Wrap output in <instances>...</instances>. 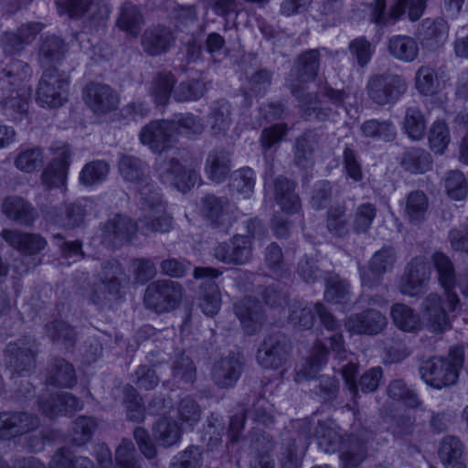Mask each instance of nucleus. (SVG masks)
<instances>
[{
  "label": "nucleus",
  "instance_id": "obj_1",
  "mask_svg": "<svg viewBox=\"0 0 468 468\" xmlns=\"http://www.w3.org/2000/svg\"><path fill=\"white\" fill-rule=\"evenodd\" d=\"M320 69V52L318 49H307L294 60L286 79V86L298 101L302 116L306 121H328L335 111L332 108L312 106L317 99L315 92L306 91V83L314 81Z\"/></svg>",
  "mask_w": 468,
  "mask_h": 468
},
{
  "label": "nucleus",
  "instance_id": "obj_2",
  "mask_svg": "<svg viewBox=\"0 0 468 468\" xmlns=\"http://www.w3.org/2000/svg\"><path fill=\"white\" fill-rule=\"evenodd\" d=\"M315 312L322 324L334 334L327 338L328 345L320 341L315 343L309 359L295 375V381L299 383L315 378L318 371L326 363L330 350L335 354V357L339 360L347 359L348 352L345 347L343 335L339 332L340 324L321 303H316Z\"/></svg>",
  "mask_w": 468,
  "mask_h": 468
},
{
  "label": "nucleus",
  "instance_id": "obj_3",
  "mask_svg": "<svg viewBox=\"0 0 468 468\" xmlns=\"http://www.w3.org/2000/svg\"><path fill=\"white\" fill-rule=\"evenodd\" d=\"M464 357V348L454 346L445 356H434L424 360L419 367V372L427 385L441 389L457 383Z\"/></svg>",
  "mask_w": 468,
  "mask_h": 468
},
{
  "label": "nucleus",
  "instance_id": "obj_4",
  "mask_svg": "<svg viewBox=\"0 0 468 468\" xmlns=\"http://www.w3.org/2000/svg\"><path fill=\"white\" fill-rule=\"evenodd\" d=\"M125 271L117 260H109L102 263L97 274L90 300L97 305H105L119 299L123 282L126 280Z\"/></svg>",
  "mask_w": 468,
  "mask_h": 468
},
{
  "label": "nucleus",
  "instance_id": "obj_5",
  "mask_svg": "<svg viewBox=\"0 0 468 468\" xmlns=\"http://www.w3.org/2000/svg\"><path fill=\"white\" fill-rule=\"evenodd\" d=\"M407 89L406 79L402 75L391 72L370 76L366 86L368 99L379 106L396 103Z\"/></svg>",
  "mask_w": 468,
  "mask_h": 468
},
{
  "label": "nucleus",
  "instance_id": "obj_6",
  "mask_svg": "<svg viewBox=\"0 0 468 468\" xmlns=\"http://www.w3.org/2000/svg\"><path fill=\"white\" fill-rule=\"evenodd\" d=\"M154 171L163 185L173 186L183 193L189 191L199 178L195 169L185 167L176 157L166 154H160L156 158Z\"/></svg>",
  "mask_w": 468,
  "mask_h": 468
},
{
  "label": "nucleus",
  "instance_id": "obj_7",
  "mask_svg": "<svg viewBox=\"0 0 468 468\" xmlns=\"http://www.w3.org/2000/svg\"><path fill=\"white\" fill-rule=\"evenodd\" d=\"M141 217L139 229L144 235L149 233H167L173 228V218L165 211V204L160 191L140 198Z\"/></svg>",
  "mask_w": 468,
  "mask_h": 468
},
{
  "label": "nucleus",
  "instance_id": "obj_8",
  "mask_svg": "<svg viewBox=\"0 0 468 468\" xmlns=\"http://www.w3.org/2000/svg\"><path fill=\"white\" fill-rule=\"evenodd\" d=\"M69 78L57 68L44 69L36 92L37 102L46 108H58L68 101Z\"/></svg>",
  "mask_w": 468,
  "mask_h": 468
},
{
  "label": "nucleus",
  "instance_id": "obj_9",
  "mask_svg": "<svg viewBox=\"0 0 468 468\" xmlns=\"http://www.w3.org/2000/svg\"><path fill=\"white\" fill-rule=\"evenodd\" d=\"M182 299L181 285L171 280L152 282L146 287L144 305L156 313H167L176 309Z\"/></svg>",
  "mask_w": 468,
  "mask_h": 468
},
{
  "label": "nucleus",
  "instance_id": "obj_10",
  "mask_svg": "<svg viewBox=\"0 0 468 468\" xmlns=\"http://www.w3.org/2000/svg\"><path fill=\"white\" fill-rule=\"evenodd\" d=\"M118 169L125 181L137 186L140 198L145 199L147 196L160 191L151 179L147 163L142 159L123 154L118 162Z\"/></svg>",
  "mask_w": 468,
  "mask_h": 468
},
{
  "label": "nucleus",
  "instance_id": "obj_11",
  "mask_svg": "<svg viewBox=\"0 0 468 468\" xmlns=\"http://www.w3.org/2000/svg\"><path fill=\"white\" fill-rule=\"evenodd\" d=\"M292 352V345L282 333L271 334L264 338L257 351L258 364L265 369H278L285 365Z\"/></svg>",
  "mask_w": 468,
  "mask_h": 468
},
{
  "label": "nucleus",
  "instance_id": "obj_12",
  "mask_svg": "<svg viewBox=\"0 0 468 468\" xmlns=\"http://www.w3.org/2000/svg\"><path fill=\"white\" fill-rule=\"evenodd\" d=\"M221 274L222 271L212 267H196L194 269V277L205 280L201 284L202 293L199 300V307L205 314L209 316L218 314L220 308V292L214 279Z\"/></svg>",
  "mask_w": 468,
  "mask_h": 468
},
{
  "label": "nucleus",
  "instance_id": "obj_13",
  "mask_svg": "<svg viewBox=\"0 0 468 468\" xmlns=\"http://www.w3.org/2000/svg\"><path fill=\"white\" fill-rule=\"evenodd\" d=\"M213 257L228 265H244L252 258V245L249 237L235 235L228 242L217 244L212 249Z\"/></svg>",
  "mask_w": 468,
  "mask_h": 468
},
{
  "label": "nucleus",
  "instance_id": "obj_14",
  "mask_svg": "<svg viewBox=\"0 0 468 468\" xmlns=\"http://www.w3.org/2000/svg\"><path fill=\"white\" fill-rule=\"evenodd\" d=\"M37 352V346L35 340L28 337L19 339L7 345L6 362L18 375L30 373L35 368Z\"/></svg>",
  "mask_w": 468,
  "mask_h": 468
},
{
  "label": "nucleus",
  "instance_id": "obj_15",
  "mask_svg": "<svg viewBox=\"0 0 468 468\" xmlns=\"http://www.w3.org/2000/svg\"><path fill=\"white\" fill-rule=\"evenodd\" d=\"M431 267L424 257L414 258L406 267L399 283V292L408 296H416L428 284Z\"/></svg>",
  "mask_w": 468,
  "mask_h": 468
},
{
  "label": "nucleus",
  "instance_id": "obj_16",
  "mask_svg": "<svg viewBox=\"0 0 468 468\" xmlns=\"http://www.w3.org/2000/svg\"><path fill=\"white\" fill-rule=\"evenodd\" d=\"M84 100L88 107L99 115L115 111L120 102L118 93L112 87L99 82H90L85 87Z\"/></svg>",
  "mask_w": 468,
  "mask_h": 468
},
{
  "label": "nucleus",
  "instance_id": "obj_17",
  "mask_svg": "<svg viewBox=\"0 0 468 468\" xmlns=\"http://www.w3.org/2000/svg\"><path fill=\"white\" fill-rule=\"evenodd\" d=\"M175 135V122L168 120L150 122L144 126L139 137L143 144L147 145L153 152L161 154L171 147Z\"/></svg>",
  "mask_w": 468,
  "mask_h": 468
},
{
  "label": "nucleus",
  "instance_id": "obj_18",
  "mask_svg": "<svg viewBox=\"0 0 468 468\" xmlns=\"http://www.w3.org/2000/svg\"><path fill=\"white\" fill-rule=\"evenodd\" d=\"M39 423V419L28 412H0V439L10 440L28 433L36 430Z\"/></svg>",
  "mask_w": 468,
  "mask_h": 468
},
{
  "label": "nucleus",
  "instance_id": "obj_19",
  "mask_svg": "<svg viewBox=\"0 0 468 468\" xmlns=\"http://www.w3.org/2000/svg\"><path fill=\"white\" fill-rule=\"evenodd\" d=\"M453 311L448 308L447 300L444 303L441 296L435 292L429 293L421 303L423 319L433 333H441L449 327L448 313Z\"/></svg>",
  "mask_w": 468,
  "mask_h": 468
},
{
  "label": "nucleus",
  "instance_id": "obj_20",
  "mask_svg": "<svg viewBox=\"0 0 468 468\" xmlns=\"http://www.w3.org/2000/svg\"><path fill=\"white\" fill-rule=\"evenodd\" d=\"M387 318L376 309H366L351 314L344 321L346 329L351 334L376 335L387 326Z\"/></svg>",
  "mask_w": 468,
  "mask_h": 468
},
{
  "label": "nucleus",
  "instance_id": "obj_21",
  "mask_svg": "<svg viewBox=\"0 0 468 468\" xmlns=\"http://www.w3.org/2000/svg\"><path fill=\"white\" fill-rule=\"evenodd\" d=\"M202 217L213 228H226L231 221V205L226 197L205 195L199 204Z\"/></svg>",
  "mask_w": 468,
  "mask_h": 468
},
{
  "label": "nucleus",
  "instance_id": "obj_22",
  "mask_svg": "<svg viewBox=\"0 0 468 468\" xmlns=\"http://www.w3.org/2000/svg\"><path fill=\"white\" fill-rule=\"evenodd\" d=\"M243 366V356L239 353L230 352L214 364L212 379L219 388H232L240 378Z\"/></svg>",
  "mask_w": 468,
  "mask_h": 468
},
{
  "label": "nucleus",
  "instance_id": "obj_23",
  "mask_svg": "<svg viewBox=\"0 0 468 468\" xmlns=\"http://www.w3.org/2000/svg\"><path fill=\"white\" fill-rule=\"evenodd\" d=\"M138 229L139 225L132 218L117 214L101 226L102 239L113 247L122 246L124 242L130 241Z\"/></svg>",
  "mask_w": 468,
  "mask_h": 468
},
{
  "label": "nucleus",
  "instance_id": "obj_24",
  "mask_svg": "<svg viewBox=\"0 0 468 468\" xmlns=\"http://www.w3.org/2000/svg\"><path fill=\"white\" fill-rule=\"evenodd\" d=\"M396 261V251L392 247H384L376 251L368 263L369 272H360L362 285L368 288L378 285L381 276L393 270Z\"/></svg>",
  "mask_w": 468,
  "mask_h": 468
},
{
  "label": "nucleus",
  "instance_id": "obj_25",
  "mask_svg": "<svg viewBox=\"0 0 468 468\" xmlns=\"http://www.w3.org/2000/svg\"><path fill=\"white\" fill-rule=\"evenodd\" d=\"M176 37L170 27L163 25L148 27L142 35L143 50L151 57L165 54L175 45Z\"/></svg>",
  "mask_w": 468,
  "mask_h": 468
},
{
  "label": "nucleus",
  "instance_id": "obj_26",
  "mask_svg": "<svg viewBox=\"0 0 468 468\" xmlns=\"http://www.w3.org/2000/svg\"><path fill=\"white\" fill-rule=\"evenodd\" d=\"M431 259L438 274L439 282L445 291L448 308L455 310L459 305L460 300L458 295L452 291L456 284V273L453 264L450 258L442 252L433 253Z\"/></svg>",
  "mask_w": 468,
  "mask_h": 468
},
{
  "label": "nucleus",
  "instance_id": "obj_27",
  "mask_svg": "<svg viewBox=\"0 0 468 468\" xmlns=\"http://www.w3.org/2000/svg\"><path fill=\"white\" fill-rule=\"evenodd\" d=\"M309 439V431L284 439L278 457L280 468H300Z\"/></svg>",
  "mask_w": 468,
  "mask_h": 468
},
{
  "label": "nucleus",
  "instance_id": "obj_28",
  "mask_svg": "<svg viewBox=\"0 0 468 468\" xmlns=\"http://www.w3.org/2000/svg\"><path fill=\"white\" fill-rule=\"evenodd\" d=\"M234 313L248 335H253L260 331L265 321L261 304L250 297L236 303Z\"/></svg>",
  "mask_w": 468,
  "mask_h": 468
},
{
  "label": "nucleus",
  "instance_id": "obj_29",
  "mask_svg": "<svg viewBox=\"0 0 468 468\" xmlns=\"http://www.w3.org/2000/svg\"><path fill=\"white\" fill-rule=\"evenodd\" d=\"M82 406V401L69 392L61 391L39 398V408L49 418L80 410Z\"/></svg>",
  "mask_w": 468,
  "mask_h": 468
},
{
  "label": "nucleus",
  "instance_id": "obj_30",
  "mask_svg": "<svg viewBox=\"0 0 468 468\" xmlns=\"http://www.w3.org/2000/svg\"><path fill=\"white\" fill-rule=\"evenodd\" d=\"M3 211L5 215L25 227L33 226L38 218L36 208L27 200L19 197H8L3 202Z\"/></svg>",
  "mask_w": 468,
  "mask_h": 468
},
{
  "label": "nucleus",
  "instance_id": "obj_31",
  "mask_svg": "<svg viewBox=\"0 0 468 468\" xmlns=\"http://www.w3.org/2000/svg\"><path fill=\"white\" fill-rule=\"evenodd\" d=\"M144 16L139 5L125 2L119 8L115 25L131 37H137L144 26Z\"/></svg>",
  "mask_w": 468,
  "mask_h": 468
},
{
  "label": "nucleus",
  "instance_id": "obj_32",
  "mask_svg": "<svg viewBox=\"0 0 468 468\" xmlns=\"http://www.w3.org/2000/svg\"><path fill=\"white\" fill-rule=\"evenodd\" d=\"M1 237L14 249L28 255L40 252L47 245V240L43 237L34 233L4 229Z\"/></svg>",
  "mask_w": 468,
  "mask_h": 468
},
{
  "label": "nucleus",
  "instance_id": "obj_33",
  "mask_svg": "<svg viewBox=\"0 0 468 468\" xmlns=\"http://www.w3.org/2000/svg\"><path fill=\"white\" fill-rule=\"evenodd\" d=\"M231 170L230 154L223 147L208 152L206 158L205 172L207 177L216 183L223 182Z\"/></svg>",
  "mask_w": 468,
  "mask_h": 468
},
{
  "label": "nucleus",
  "instance_id": "obj_34",
  "mask_svg": "<svg viewBox=\"0 0 468 468\" xmlns=\"http://www.w3.org/2000/svg\"><path fill=\"white\" fill-rule=\"evenodd\" d=\"M294 188V184L284 176H278L273 181L274 198L281 208L288 214L296 213L301 208L300 198Z\"/></svg>",
  "mask_w": 468,
  "mask_h": 468
},
{
  "label": "nucleus",
  "instance_id": "obj_35",
  "mask_svg": "<svg viewBox=\"0 0 468 468\" xmlns=\"http://www.w3.org/2000/svg\"><path fill=\"white\" fill-rule=\"evenodd\" d=\"M66 53L63 39L56 36H47L40 41L38 47V61L43 69L56 68Z\"/></svg>",
  "mask_w": 468,
  "mask_h": 468
},
{
  "label": "nucleus",
  "instance_id": "obj_36",
  "mask_svg": "<svg viewBox=\"0 0 468 468\" xmlns=\"http://www.w3.org/2000/svg\"><path fill=\"white\" fill-rule=\"evenodd\" d=\"M400 2L401 0H393L388 9L387 0H374L369 5L370 21L381 27L394 25L401 18Z\"/></svg>",
  "mask_w": 468,
  "mask_h": 468
},
{
  "label": "nucleus",
  "instance_id": "obj_37",
  "mask_svg": "<svg viewBox=\"0 0 468 468\" xmlns=\"http://www.w3.org/2000/svg\"><path fill=\"white\" fill-rule=\"evenodd\" d=\"M387 48L391 57L406 63L414 61L419 55L417 41L406 35H396L389 37Z\"/></svg>",
  "mask_w": 468,
  "mask_h": 468
},
{
  "label": "nucleus",
  "instance_id": "obj_38",
  "mask_svg": "<svg viewBox=\"0 0 468 468\" xmlns=\"http://www.w3.org/2000/svg\"><path fill=\"white\" fill-rule=\"evenodd\" d=\"M421 43L429 48H436L441 45L448 37V26L444 19H430L422 21L419 29Z\"/></svg>",
  "mask_w": 468,
  "mask_h": 468
},
{
  "label": "nucleus",
  "instance_id": "obj_39",
  "mask_svg": "<svg viewBox=\"0 0 468 468\" xmlns=\"http://www.w3.org/2000/svg\"><path fill=\"white\" fill-rule=\"evenodd\" d=\"M463 445L455 436L444 437L439 447V457L445 468H466L463 460Z\"/></svg>",
  "mask_w": 468,
  "mask_h": 468
},
{
  "label": "nucleus",
  "instance_id": "obj_40",
  "mask_svg": "<svg viewBox=\"0 0 468 468\" xmlns=\"http://www.w3.org/2000/svg\"><path fill=\"white\" fill-rule=\"evenodd\" d=\"M30 75L31 69L27 63L22 60H13L0 74V91L4 95L5 90L16 89Z\"/></svg>",
  "mask_w": 468,
  "mask_h": 468
},
{
  "label": "nucleus",
  "instance_id": "obj_41",
  "mask_svg": "<svg viewBox=\"0 0 468 468\" xmlns=\"http://www.w3.org/2000/svg\"><path fill=\"white\" fill-rule=\"evenodd\" d=\"M208 122L213 134L225 133L232 123L231 105L227 100L213 102L208 114Z\"/></svg>",
  "mask_w": 468,
  "mask_h": 468
},
{
  "label": "nucleus",
  "instance_id": "obj_42",
  "mask_svg": "<svg viewBox=\"0 0 468 468\" xmlns=\"http://www.w3.org/2000/svg\"><path fill=\"white\" fill-rule=\"evenodd\" d=\"M48 379L50 384L62 388H71L76 383L77 377L70 363L64 358L57 357L50 365Z\"/></svg>",
  "mask_w": 468,
  "mask_h": 468
},
{
  "label": "nucleus",
  "instance_id": "obj_43",
  "mask_svg": "<svg viewBox=\"0 0 468 468\" xmlns=\"http://www.w3.org/2000/svg\"><path fill=\"white\" fill-rule=\"evenodd\" d=\"M315 94L317 99L312 106L332 108L335 111V113L329 120L338 115V109L344 105L347 98V94L344 90L334 89L327 81L319 83L318 91Z\"/></svg>",
  "mask_w": 468,
  "mask_h": 468
},
{
  "label": "nucleus",
  "instance_id": "obj_44",
  "mask_svg": "<svg viewBox=\"0 0 468 468\" xmlns=\"http://www.w3.org/2000/svg\"><path fill=\"white\" fill-rule=\"evenodd\" d=\"M315 437L319 448L326 453H334L340 449L342 436L332 422L319 421L315 428Z\"/></svg>",
  "mask_w": 468,
  "mask_h": 468
},
{
  "label": "nucleus",
  "instance_id": "obj_45",
  "mask_svg": "<svg viewBox=\"0 0 468 468\" xmlns=\"http://www.w3.org/2000/svg\"><path fill=\"white\" fill-rule=\"evenodd\" d=\"M267 405L268 402L264 398L252 393L247 397L243 408L248 418H250L256 423L268 427L273 424L274 420L268 411Z\"/></svg>",
  "mask_w": 468,
  "mask_h": 468
},
{
  "label": "nucleus",
  "instance_id": "obj_46",
  "mask_svg": "<svg viewBox=\"0 0 468 468\" xmlns=\"http://www.w3.org/2000/svg\"><path fill=\"white\" fill-rule=\"evenodd\" d=\"M7 90L10 95L2 102L3 113L13 122H20L27 115L28 99L16 89Z\"/></svg>",
  "mask_w": 468,
  "mask_h": 468
},
{
  "label": "nucleus",
  "instance_id": "obj_47",
  "mask_svg": "<svg viewBox=\"0 0 468 468\" xmlns=\"http://www.w3.org/2000/svg\"><path fill=\"white\" fill-rule=\"evenodd\" d=\"M176 84V78L171 72H159L152 80L149 92L154 102L165 106L167 104Z\"/></svg>",
  "mask_w": 468,
  "mask_h": 468
},
{
  "label": "nucleus",
  "instance_id": "obj_48",
  "mask_svg": "<svg viewBox=\"0 0 468 468\" xmlns=\"http://www.w3.org/2000/svg\"><path fill=\"white\" fill-rule=\"evenodd\" d=\"M431 154L421 148H411L404 153L401 165L412 174H422L431 168Z\"/></svg>",
  "mask_w": 468,
  "mask_h": 468
},
{
  "label": "nucleus",
  "instance_id": "obj_49",
  "mask_svg": "<svg viewBox=\"0 0 468 468\" xmlns=\"http://www.w3.org/2000/svg\"><path fill=\"white\" fill-rule=\"evenodd\" d=\"M403 130L413 141L421 140L426 132V121L422 112L416 106L406 109Z\"/></svg>",
  "mask_w": 468,
  "mask_h": 468
},
{
  "label": "nucleus",
  "instance_id": "obj_50",
  "mask_svg": "<svg viewBox=\"0 0 468 468\" xmlns=\"http://www.w3.org/2000/svg\"><path fill=\"white\" fill-rule=\"evenodd\" d=\"M390 314L394 324L402 331L414 332L420 327L419 315L404 303L393 304Z\"/></svg>",
  "mask_w": 468,
  "mask_h": 468
},
{
  "label": "nucleus",
  "instance_id": "obj_51",
  "mask_svg": "<svg viewBox=\"0 0 468 468\" xmlns=\"http://www.w3.org/2000/svg\"><path fill=\"white\" fill-rule=\"evenodd\" d=\"M47 336L53 342L72 346L76 342L75 329L62 320H55L45 325Z\"/></svg>",
  "mask_w": 468,
  "mask_h": 468
},
{
  "label": "nucleus",
  "instance_id": "obj_52",
  "mask_svg": "<svg viewBox=\"0 0 468 468\" xmlns=\"http://www.w3.org/2000/svg\"><path fill=\"white\" fill-rule=\"evenodd\" d=\"M324 297L328 302L346 304L350 301L349 283L336 274H331L326 279Z\"/></svg>",
  "mask_w": 468,
  "mask_h": 468
},
{
  "label": "nucleus",
  "instance_id": "obj_53",
  "mask_svg": "<svg viewBox=\"0 0 468 468\" xmlns=\"http://www.w3.org/2000/svg\"><path fill=\"white\" fill-rule=\"evenodd\" d=\"M326 229L332 236L344 238L348 232L346 209L343 205L330 207L326 213Z\"/></svg>",
  "mask_w": 468,
  "mask_h": 468
},
{
  "label": "nucleus",
  "instance_id": "obj_54",
  "mask_svg": "<svg viewBox=\"0 0 468 468\" xmlns=\"http://www.w3.org/2000/svg\"><path fill=\"white\" fill-rule=\"evenodd\" d=\"M154 432L156 440L165 447H170L179 441L181 430L176 421L169 418L159 419Z\"/></svg>",
  "mask_w": 468,
  "mask_h": 468
},
{
  "label": "nucleus",
  "instance_id": "obj_55",
  "mask_svg": "<svg viewBox=\"0 0 468 468\" xmlns=\"http://www.w3.org/2000/svg\"><path fill=\"white\" fill-rule=\"evenodd\" d=\"M109 165L101 160L86 164L80 173V182L86 186H91L103 182L109 174Z\"/></svg>",
  "mask_w": 468,
  "mask_h": 468
},
{
  "label": "nucleus",
  "instance_id": "obj_56",
  "mask_svg": "<svg viewBox=\"0 0 468 468\" xmlns=\"http://www.w3.org/2000/svg\"><path fill=\"white\" fill-rule=\"evenodd\" d=\"M415 86L418 91L424 96L435 94L440 87L438 74L429 66H421L415 75Z\"/></svg>",
  "mask_w": 468,
  "mask_h": 468
},
{
  "label": "nucleus",
  "instance_id": "obj_57",
  "mask_svg": "<svg viewBox=\"0 0 468 468\" xmlns=\"http://www.w3.org/2000/svg\"><path fill=\"white\" fill-rule=\"evenodd\" d=\"M428 140L431 149L435 154H443L451 140L446 122L441 120L434 122L431 126Z\"/></svg>",
  "mask_w": 468,
  "mask_h": 468
},
{
  "label": "nucleus",
  "instance_id": "obj_58",
  "mask_svg": "<svg viewBox=\"0 0 468 468\" xmlns=\"http://www.w3.org/2000/svg\"><path fill=\"white\" fill-rule=\"evenodd\" d=\"M172 374L176 383L191 385L196 379L197 370L190 357L180 355L174 361Z\"/></svg>",
  "mask_w": 468,
  "mask_h": 468
},
{
  "label": "nucleus",
  "instance_id": "obj_59",
  "mask_svg": "<svg viewBox=\"0 0 468 468\" xmlns=\"http://www.w3.org/2000/svg\"><path fill=\"white\" fill-rule=\"evenodd\" d=\"M97 428L96 420L91 417L80 416L73 422L71 441L76 445H82L91 440Z\"/></svg>",
  "mask_w": 468,
  "mask_h": 468
},
{
  "label": "nucleus",
  "instance_id": "obj_60",
  "mask_svg": "<svg viewBox=\"0 0 468 468\" xmlns=\"http://www.w3.org/2000/svg\"><path fill=\"white\" fill-rule=\"evenodd\" d=\"M428 207V197L423 191L416 190L408 195L406 212L411 221H421L424 218Z\"/></svg>",
  "mask_w": 468,
  "mask_h": 468
},
{
  "label": "nucleus",
  "instance_id": "obj_61",
  "mask_svg": "<svg viewBox=\"0 0 468 468\" xmlns=\"http://www.w3.org/2000/svg\"><path fill=\"white\" fill-rule=\"evenodd\" d=\"M289 321L294 326L301 329H310L314 325V316L310 308L301 301H293L289 304Z\"/></svg>",
  "mask_w": 468,
  "mask_h": 468
},
{
  "label": "nucleus",
  "instance_id": "obj_62",
  "mask_svg": "<svg viewBox=\"0 0 468 468\" xmlns=\"http://www.w3.org/2000/svg\"><path fill=\"white\" fill-rule=\"evenodd\" d=\"M177 416L184 425L193 428L200 420V406L193 398L186 396L178 402Z\"/></svg>",
  "mask_w": 468,
  "mask_h": 468
},
{
  "label": "nucleus",
  "instance_id": "obj_63",
  "mask_svg": "<svg viewBox=\"0 0 468 468\" xmlns=\"http://www.w3.org/2000/svg\"><path fill=\"white\" fill-rule=\"evenodd\" d=\"M362 133L367 137H374L390 141L395 137V127L390 121L379 122L372 119L361 126Z\"/></svg>",
  "mask_w": 468,
  "mask_h": 468
},
{
  "label": "nucleus",
  "instance_id": "obj_64",
  "mask_svg": "<svg viewBox=\"0 0 468 468\" xmlns=\"http://www.w3.org/2000/svg\"><path fill=\"white\" fill-rule=\"evenodd\" d=\"M43 165V152L40 147L28 148L22 151L15 160L17 169L31 173Z\"/></svg>",
  "mask_w": 468,
  "mask_h": 468
}]
</instances>
